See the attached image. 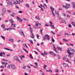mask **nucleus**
Returning a JSON list of instances; mask_svg holds the SVG:
<instances>
[{
    "label": "nucleus",
    "mask_w": 75,
    "mask_h": 75,
    "mask_svg": "<svg viewBox=\"0 0 75 75\" xmlns=\"http://www.w3.org/2000/svg\"><path fill=\"white\" fill-rule=\"evenodd\" d=\"M71 51H72V52H75V50L74 49H72L71 50Z\"/></svg>",
    "instance_id": "56"
},
{
    "label": "nucleus",
    "mask_w": 75,
    "mask_h": 75,
    "mask_svg": "<svg viewBox=\"0 0 75 75\" xmlns=\"http://www.w3.org/2000/svg\"><path fill=\"white\" fill-rule=\"evenodd\" d=\"M7 12H8V13H11V11L7 10Z\"/></svg>",
    "instance_id": "42"
},
{
    "label": "nucleus",
    "mask_w": 75,
    "mask_h": 75,
    "mask_svg": "<svg viewBox=\"0 0 75 75\" xmlns=\"http://www.w3.org/2000/svg\"><path fill=\"white\" fill-rule=\"evenodd\" d=\"M62 21L63 23H64V24H67V22L65 20H62Z\"/></svg>",
    "instance_id": "9"
},
{
    "label": "nucleus",
    "mask_w": 75,
    "mask_h": 75,
    "mask_svg": "<svg viewBox=\"0 0 75 75\" xmlns=\"http://www.w3.org/2000/svg\"><path fill=\"white\" fill-rule=\"evenodd\" d=\"M57 49L58 50H60V51H62V48L59 47H57Z\"/></svg>",
    "instance_id": "8"
},
{
    "label": "nucleus",
    "mask_w": 75,
    "mask_h": 75,
    "mask_svg": "<svg viewBox=\"0 0 75 75\" xmlns=\"http://www.w3.org/2000/svg\"><path fill=\"white\" fill-rule=\"evenodd\" d=\"M52 42H55V40L54 39V38H52Z\"/></svg>",
    "instance_id": "33"
},
{
    "label": "nucleus",
    "mask_w": 75,
    "mask_h": 75,
    "mask_svg": "<svg viewBox=\"0 0 75 75\" xmlns=\"http://www.w3.org/2000/svg\"><path fill=\"white\" fill-rule=\"evenodd\" d=\"M11 67L12 69H16V66L14 64H11Z\"/></svg>",
    "instance_id": "3"
},
{
    "label": "nucleus",
    "mask_w": 75,
    "mask_h": 75,
    "mask_svg": "<svg viewBox=\"0 0 75 75\" xmlns=\"http://www.w3.org/2000/svg\"><path fill=\"white\" fill-rule=\"evenodd\" d=\"M30 31L31 32V33H33V29H32L30 27Z\"/></svg>",
    "instance_id": "17"
},
{
    "label": "nucleus",
    "mask_w": 75,
    "mask_h": 75,
    "mask_svg": "<svg viewBox=\"0 0 75 75\" xmlns=\"http://www.w3.org/2000/svg\"><path fill=\"white\" fill-rule=\"evenodd\" d=\"M23 69H25L26 67H25V66H23Z\"/></svg>",
    "instance_id": "64"
},
{
    "label": "nucleus",
    "mask_w": 75,
    "mask_h": 75,
    "mask_svg": "<svg viewBox=\"0 0 75 75\" xmlns=\"http://www.w3.org/2000/svg\"><path fill=\"white\" fill-rule=\"evenodd\" d=\"M19 1H20V2H23V0H19Z\"/></svg>",
    "instance_id": "61"
},
{
    "label": "nucleus",
    "mask_w": 75,
    "mask_h": 75,
    "mask_svg": "<svg viewBox=\"0 0 75 75\" xmlns=\"http://www.w3.org/2000/svg\"><path fill=\"white\" fill-rule=\"evenodd\" d=\"M66 61H67V62H69V63L71 64V62H69V59L67 58V59H66Z\"/></svg>",
    "instance_id": "20"
},
{
    "label": "nucleus",
    "mask_w": 75,
    "mask_h": 75,
    "mask_svg": "<svg viewBox=\"0 0 75 75\" xmlns=\"http://www.w3.org/2000/svg\"><path fill=\"white\" fill-rule=\"evenodd\" d=\"M30 57L31 58V59H33V57L32 55H30Z\"/></svg>",
    "instance_id": "48"
},
{
    "label": "nucleus",
    "mask_w": 75,
    "mask_h": 75,
    "mask_svg": "<svg viewBox=\"0 0 75 75\" xmlns=\"http://www.w3.org/2000/svg\"><path fill=\"white\" fill-rule=\"evenodd\" d=\"M29 42H30V44H33V42L31 40H29Z\"/></svg>",
    "instance_id": "13"
},
{
    "label": "nucleus",
    "mask_w": 75,
    "mask_h": 75,
    "mask_svg": "<svg viewBox=\"0 0 75 75\" xmlns=\"http://www.w3.org/2000/svg\"><path fill=\"white\" fill-rule=\"evenodd\" d=\"M1 37L2 38V39H3L4 40H5V37H4V36L1 35Z\"/></svg>",
    "instance_id": "24"
},
{
    "label": "nucleus",
    "mask_w": 75,
    "mask_h": 75,
    "mask_svg": "<svg viewBox=\"0 0 75 75\" xmlns=\"http://www.w3.org/2000/svg\"><path fill=\"white\" fill-rule=\"evenodd\" d=\"M63 67H66L67 66V64H66L65 63H63Z\"/></svg>",
    "instance_id": "15"
},
{
    "label": "nucleus",
    "mask_w": 75,
    "mask_h": 75,
    "mask_svg": "<svg viewBox=\"0 0 75 75\" xmlns=\"http://www.w3.org/2000/svg\"><path fill=\"white\" fill-rule=\"evenodd\" d=\"M0 57H2L3 56V54H2V52L1 53H0Z\"/></svg>",
    "instance_id": "47"
},
{
    "label": "nucleus",
    "mask_w": 75,
    "mask_h": 75,
    "mask_svg": "<svg viewBox=\"0 0 75 75\" xmlns=\"http://www.w3.org/2000/svg\"><path fill=\"white\" fill-rule=\"evenodd\" d=\"M66 5L68 7H69L71 6L69 4H66Z\"/></svg>",
    "instance_id": "36"
},
{
    "label": "nucleus",
    "mask_w": 75,
    "mask_h": 75,
    "mask_svg": "<svg viewBox=\"0 0 75 75\" xmlns=\"http://www.w3.org/2000/svg\"><path fill=\"white\" fill-rule=\"evenodd\" d=\"M16 1H14L13 2V4H18V1L17 0Z\"/></svg>",
    "instance_id": "7"
},
{
    "label": "nucleus",
    "mask_w": 75,
    "mask_h": 75,
    "mask_svg": "<svg viewBox=\"0 0 75 75\" xmlns=\"http://www.w3.org/2000/svg\"><path fill=\"white\" fill-rule=\"evenodd\" d=\"M25 6L29 8L30 7V6H29V5L28 4H26L25 5Z\"/></svg>",
    "instance_id": "22"
},
{
    "label": "nucleus",
    "mask_w": 75,
    "mask_h": 75,
    "mask_svg": "<svg viewBox=\"0 0 75 75\" xmlns=\"http://www.w3.org/2000/svg\"><path fill=\"white\" fill-rule=\"evenodd\" d=\"M32 35H30V37L32 38H33L34 37V35H33V33H32Z\"/></svg>",
    "instance_id": "12"
},
{
    "label": "nucleus",
    "mask_w": 75,
    "mask_h": 75,
    "mask_svg": "<svg viewBox=\"0 0 75 75\" xmlns=\"http://www.w3.org/2000/svg\"><path fill=\"white\" fill-rule=\"evenodd\" d=\"M18 21H20H20H23L22 19H21L20 18L19 19H18Z\"/></svg>",
    "instance_id": "27"
},
{
    "label": "nucleus",
    "mask_w": 75,
    "mask_h": 75,
    "mask_svg": "<svg viewBox=\"0 0 75 75\" xmlns=\"http://www.w3.org/2000/svg\"><path fill=\"white\" fill-rule=\"evenodd\" d=\"M67 57H64L63 58V60H66V59H67Z\"/></svg>",
    "instance_id": "44"
},
{
    "label": "nucleus",
    "mask_w": 75,
    "mask_h": 75,
    "mask_svg": "<svg viewBox=\"0 0 75 75\" xmlns=\"http://www.w3.org/2000/svg\"><path fill=\"white\" fill-rule=\"evenodd\" d=\"M51 33H52V34H55V33H54L52 31H51Z\"/></svg>",
    "instance_id": "58"
},
{
    "label": "nucleus",
    "mask_w": 75,
    "mask_h": 75,
    "mask_svg": "<svg viewBox=\"0 0 75 75\" xmlns=\"http://www.w3.org/2000/svg\"><path fill=\"white\" fill-rule=\"evenodd\" d=\"M7 68H8V69H10V65H8V66H7Z\"/></svg>",
    "instance_id": "25"
},
{
    "label": "nucleus",
    "mask_w": 75,
    "mask_h": 75,
    "mask_svg": "<svg viewBox=\"0 0 75 75\" xmlns=\"http://www.w3.org/2000/svg\"><path fill=\"white\" fill-rule=\"evenodd\" d=\"M14 59L16 61H17L18 62H20V63H21V61L20 60H19L18 58V57H17V56H16L14 57Z\"/></svg>",
    "instance_id": "1"
},
{
    "label": "nucleus",
    "mask_w": 75,
    "mask_h": 75,
    "mask_svg": "<svg viewBox=\"0 0 75 75\" xmlns=\"http://www.w3.org/2000/svg\"><path fill=\"white\" fill-rule=\"evenodd\" d=\"M45 26H46L47 27H48V24H45Z\"/></svg>",
    "instance_id": "62"
},
{
    "label": "nucleus",
    "mask_w": 75,
    "mask_h": 75,
    "mask_svg": "<svg viewBox=\"0 0 75 75\" xmlns=\"http://www.w3.org/2000/svg\"><path fill=\"white\" fill-rule=\"evenodd\" d=\"M63 40L65 42H68V40H66L65 39H63Z\"/></svg>",
    "instance_id": "31"
},
{
    "label": "nucleus",
    "mask_w": 75,
    "mask_h": 75,
    "mask_svg": "<svg viewBox=\"0 0 75 75\" xmlns=\"http://www.w3.org/2000/svg\"><path fill=\"white\" fill-rule=\"evenodd\" d=\"M69 27H70V28H71V24H69Z\"/></svg>",
    "instance_id": "52"
},
{
    "label": "nucleus",
    "mask_w": 75,
    "mask_h": 75,
    "mask_svg": "<svg viewBox=\"0 0 75 75\" xmlns=\"http://www.w3.org/2000/svg\"><path fill=\"white\" fill-rule=\"evenodd\" d=\"M59 71V70H58V69H56V72H58Z\"/></svg>",
    "instance_id": "54"
},
{
    "label": "nucleus",
    "mask_w": 75,
    "mask_h": 75,
    "mask_svg": "<svg viewBox=\"0 0 75 75\" xmlns=\"http://www.w3.org/2000/svg\"><path fill=\"white\" fill-rule=\"evenodd\" d=\"M4 65H5V68L6 67V65H7V63H6L5 64H4Z\"/></svg>",
    "instance_id": "49"
},
{
    "label": "nucleus",
    "mask_w": 75,
    "mask_h": 75,
    "mask_svg": "<svg viewBox=\"0 0 75 75\" xmlns=\"http://www.w3.org/2000/svg\"><path fill=\"white\" fill-rule=\"evenodd\" d=\"M44 41H45V40H46V35H45V37L44 38Z\"/></svg>",
    "instance_id": "41"
},
{
    "label": "nucleus",
    "mask_w": 75,
    "mask_h": 75,
    "mask_svg": "<svg viewBox=\"0 0 75 75\" xmlns=\"http://www.w3.org/2000/svg\"><path fill=\"white\" fill-rule=\"evenodd\" d=\"M0 67L1 68H4V66H0Z\"/></svg>",
    "instance_id": "43"
},
{
    "label": "nucleus",
    "mask_w": 75,
    "mask_h": 75,
    "mask_svg": "<svg viewBox=\"0 0 75 75\" xmlns=\"http://www.w3.org/2000/svg\"><path fill=\"white\" fill-rule=\"evenodd\" d=\"M9 4L11 6H13V4L12 2H10L9 3Z\"/></svg>",
    "instance_id": "35"
},
{
    "label": "nucleus",
    "mask_w": 75,
    "mask_h": 75,
    "mask_svg": "<svg viewBox=\"0 0 75 75\" xmlns=\"http://www.w3.org/2000/svg\"><path fill=\"white\" fill-rule=\"evenodd\" d=\"M11 22V23H12V24H13V23H14V22H13V20L12 19H10L9 20Z\"/></svg>",
    "instance_id": "14"
},
{
    "label": "nucleus",
    "mask_w": 75,
    "mask_h": 75,
    "mask_svg": "<svg viewBox=\"0 0 75 75\" xmlns=\"http://www.w3.org/2000/svg\"><path fill=\"white\" fill-rule=\"evenodd\" d=\"M1 27L2 28H5V25H1Z\"/></svg>",
    "instance_id": "26"
},
{
    "label": "nucleus",
    "mask_w": 75,
    "mask_h": 75,
    "mask_svg": "<svg viewBox=\"0 0 75 75\" xmlns=\"http://www.w3.org/2000/svg\"><path fill=\"white\" fill-rule=\"evenodd\" d=\"M67 51L68 54H69V55H70L71 54V53H70V50H68Z\"/></svg>",
    "instance_id": "19"
},
{
    "label": "nucleus",
    "mask_w": 75,
    "mask_h": 75,
    "mask_svg": "<svg viewBox=\"0 0 75 75\" xmlns=\"http://www.w3.org/2000/svg\"><path fill=\"white\" fill-rule=\"evenodd\" d=\"M11 25L12 26V27H16V24H13L12 23Z\"/></svg>",
    "instance_id": "16"
},
{
    "label": "nucleus",
    "mask_w": 75,
    "mask_h": 75,
    "mask_svg": "<svg viewBox=\"0 0 75 75\" xmlns=\"http://www.w3.org/2000/svg\"><path fill=\"white\" fill-rule=\"evenodd\" d=\"M57 57L58 59H60L61 58V57H60V56L59 55H57Z\"/></svg>",
    "instance_id": "40"
},
{
    "label": "nucleus",
    "mask_w": 75,
    "mask_h": 75,
    "mask_svg": "<svg viewBox=\"0 0 75 75\" xmlns=\"http://www.w3.org/2000/svg\"><path fill=\"white\" fill-rule=\"evenodd\" d=\"M34 52H35V54H38V53L37 52L35 51H33Z\"/></svg>",
    "instance_id": "59"
},
{
    "label": "nucleus",
    "mask_w": 75,
    "mask_h": 75,
    "mask_svg": "<svg viewBox=\"0 0 75 75\" xmlns=\"http://www.w3.org/2000/svg\"><path fill=\"white\" fill-rule=\"evenodd\" d=\"M18 13H23V11H20L18 12Z\"/></svg>",
    "instance_id": "51"
},
{
    "label": "nucleus",
    "mask_w": 75,
    "mask_h": 75,
    "mask_svg": "<svg viewBox=\"0 0 75 75\" xmlns=\"http://www.w3.org/2000/svg\"><path fill=\"white\" fill-rule=\"evenodd\" d=\"M52 29H55V27H54V26L53 25H52Z\"/></svg>",
    "instance_id": "37"
},
{
    "label": "nucleus",
    "mask_w": 75,
    "mask_h": 75,
    "mask_svg": "<svg viewBox=\"0 0 75 75\" xmlns=\"http://www.w3.org/2000/svg\"><path fill=\"white\" fill-rule=\"evenodd\" d=\"M35 18H36V19H37L38 20H39L40 18H39V17H38V16H36L35 17Z\"/></svg>",
    "instance_id": "23"
},
{
    "label": "nucleus",
    "mask_w": 75,
    "mask_h": 75,
    "mask_svg": "<svg viewBox=\"0 0 75 75\" xmlns=\"http://www.w3.org/2000/svg\"><path fill=\"white\" fill-rule=\"evenodd\" d=\"M41 55H42V56H43V57H44V54L43 53H41Z\"/></svg>",
    "instance_id": "57"
},
{
    "label": "nucleus",
    "mask_w": 75,
    "mask_h": 75,
    "mask_svg": "<svg viewBox=\"0 0 75 75\" xmlns=\"http://www.w3.org/2000/svg\"><path fill=\"white\" fill-rule=\"evenodd\" d=\"M55 52H56V53H57V54L58 53V51L57 50H56Z\"/></svg>",
    "instance_id": "63"
},
{
    "label": "nucleus",
    "mask_w": 75,
    "mask_h": 75,
    "mask_svg": "<svg viewBox=\"0 0 75 75\" xmlns=\"http://www.w3.org/2000/svg\"><path fill=\"white\" fill-rule=\"evenodd\" d=\"M67 17H68V18H70V17H71V16H70L69 15H67Z\"/></svg>",
    "instance_id": "39"
},
{
    "label": "nucleus",
    "mask_w": 75,
    "mask_h": 75,
    "mask_svg": "<svg viewBox=\"0 0 75 75\" xmlns=\"http://www.w3.org/2000/svg\"><path fill=\"white\" fill-rule=\"evenodd\" d=\"M23 20H24V21H28V20L26 18H23Z\"/></svg>",
    "instance_id": "28"
},
{
    "label": "nucleus",
    "mask_w": 75,
    "mask_h": 75,
    "mask_svg": "<svg viewBox=\"0 0 75 75\" xmlns=\"http://www.w3.org/2000/svg\"><path fill=\"white\" fill-rule=\"evenodd\" d=\"M71 4H72L73 5V8H75V3H74V2H71Z\"/></svg>",
    "instance_id": "6"
},
{
    "label": "nucleus",
    "mask_w": 75,
    "mask_h": 75,
    "mask_svg": "<svg viewBox=\"0 0 75 75\" xmlns=\"http://www.w3.org/2000/svg\"><path fill=\"white\" fill-rule=\"evenodd\" d=\"M49 54H51V55H53V54H54V52H49Z\"/></svg>",
    "instance_id": "21"
},
{
    "label": "nucleus",
    "mask_w": 75,
    "mask_h": 75,
    "mask_svg": "<svg viewBox=\"0 0 75 75\" xmlns=\"http://www.w3.org/2000/svg\"><path fill=\"white\" fill-rule=\"evenodd\" d=\"M50 8L51 9L52 12V14L54 16H55V14H54V11H54V8H53L51 6L50 7Z\"/></svg>",
    "instance_id": "2"
},
{
    "label": "nucleus",
    "mask_w": 75,
    "mask_h": 75,
    "mask_svg": "<svg viewBox=\"0 0 75 75\" xmlns=\"http://www.w3.org/2000/svg\"><path fill=\"white\" fill-rule=\"evenodd\" d=\"M8 40H9V41H11V42H13V39H8Z\"/></svg>",
    "instance_id": "11"
},
{
    "label": "nucleus",
    "mask_w": 75,
    "mask_h": 75,
    "mask_svg": "<svg viewBox=\"0 0 75 75\" xmlns=\"http://www.w3.org/2000/svg\"><path fill=\"white\" fill-rule=\"evenodd\" d=\"M49 72H52V70H51V69H50L49 70Z\"/></svg>",
    "instance_id": "53"
},
{
    "label": "nucleus",
    "mask_w": 75,
    "mask_h": 75,
    "mask_svg": "<svg viewBox=\"0 0 75 75\" xmlns=\"http://www.w3.org/2000/svg\"><path fill=\"white\" fill-rule=\"evenodd\" d=\"M44 53L45 55H48V53H47V52H46L45 51H44Z\"/></svg>",
    "instance_id": "29"
},
{
    "label": "nucleus",
    "mask_w": 75,
    "mask_h": 75,
    "mask_svg": "<svg viewBox=\"0 0 75 75\" xmlns=\"http://www.w3.org/2000/svg\"><path fill=\"white\" fill-rule=\"evenodd\" d=\"M2 11L3 13H6V8H3Z\"/></svg>",
    "instance_id": "4"
},
{
    "label": "nucleus",
    "mask_w": 75,
    "mask_h": 75,
    "mask_svg": "<svg viewBox=\"0 0 75 75\" xmlns=\"http://www.w3.org/2000/svg\"><path fill=\"white\" fill-rule=\"evenodd\" d=\"M62 14L64 16V17H65V16H66V14H65L64 13H63Z\"/></svg>",
    "instance_id": "50"
},
{
    "label": "nucleus",
    "mask_w": 75,
    "mask_h": 75,
    "mask_svg": "<svg viewBox=\"0 0 75 75\" xmlns=\"http://www.w3.org/2000/svg\"><path fill=\"white\" fill-rule=\"evenodd\" d=\"M40 33H41V34H42V30L41 29V30H40Z\"/></svg>",
    "instance_id": "46"
},
{
    "label": "nucleus",
    "mask_w": 75,
    "mask_h": 75,
    "mask_svg": "<svg viewBox=\"0 0 75 75\" xmlns=\"http://www.w3.org/2000/svg\"><path fill=\"white\" fill-rule=\"evenodd\" d=\"M55 13L56 14H57V15H59V12H58L56 11H55Z\"/></svg>",
    "instance_id": "30"
},
{
    "label": "nucleus",
    "mask_w": 75,
    "mask_h": 75,
    "mask_svg": "<svg viewBox=\"0 0 75 75\" xmlns=\"http://www.w3.org/2000/svg\"><path fill=\"white\" fill-rule=\"evenodd\" d=\"M4 61H5V62H7V61H7V60H6L4 59Z\"/></svg>",
    "instance_id": "60"
},
{
    "label": "nucleus",
    "mask_w": 75,
    "mask_h": 75,
    "mask_svg": "<svg viewBox=\"0 0 75 75\" xmlns=\"http://www.w3.org/2000/svg\"><path fill=\"white\" fill-rule=\"evenodd\" d=\"M33 27L35 29H38V28L37 27V26H33Z\"/></svg>",
    "instance_id": "32"
},
{
    "label": "nucleus",
    "mask_w": 75,
    "mask_h": 75,
    "mask_svg": "<svg viewBox=\"0 0 75 75\" xmlns=\"http://www.w3.org/2000/svg\"><path fill=\"white\" fill-rule=\"evenodd\" d=\"M63 7L64 8H66V9H68V8H69V7H67L66 6H64V5H63Z\"/></svg>",
    "instance_id": "10"
},
{
    "label": "nucleus",
    "mask_w": 75,
    "mask_h": 75,
    "mask_svg": "<svg viewBox=\"0 0 75 75\" xmlns=\"http://www.w3.org/2000/svg\"><path fill=\"white\" fill-rule=\"evenodd\" d=\"M68 57H69V58H71V56L70 54H69L68 56Z\"/></svg>",
    "instance_id": "45"
},
{
    "label": "nucleus",
    "mask_w": 75,
    "mask_h": 75,
    "mask_svg": "<svg viewBox=\"0 0 75 75\" xmlns=\"http://www.w3.org/2000/svg\"><path fill=\"white\" fill-rule=\"evenodd\" d=\"M72 24L73 25L74 27H75V22H73L72 23Z\"/></svg>",
    "instance_id": "18"
},
{
    "label": "nucleus",
    "mask_w": 75,
    "mask_h": 75,
    "mask_svg": "<svg viewBox=\"0 0 75 75\" xmlns=\"http://www.w3.org/2000/svg\"><path fill=\"white\" fill-rule=\"evenodd\" d=\"M5 50H8V51L9 50V49L7 48H4Z\"/></svg>",
    "instance_id": "55"
},
{
    "label": "nucleus",
    "mask_w": 75,
    "mask_h": 75,
    "mask_svg": "<svg viewBox=\"0 0 75 75\" xmlns=\"http://www.w3.org/2000/svg\"><path fill=\"white\" fill-rule=\"evenodd\" d=\"M23 50H24V51H25L26 52H27V53H28V52L27 51V50H26L25 49H24V48H23Z\"/></svg>",
    "instance_id": "34"
},
{
    "label": "nucleus",
    "mask_w": 75,
    "mask_h": 75,
    "mask_svg": "<svg viewBox=\"0 0 75 75\" xmlns=\"http://www.w3.org/2000/svg\"><path fill=\"white\" fill-rule=\"evenodd\" d=\"M67 12L69 14H71V12L69 11H67Z\"/></svg>",
    "instance_id": "38"
},
{
    "label": "nucleus",
    "mask_w": 75,
    "mask_h": 75,
    "mask_svg": "<svg viewBox=\"0 0 75 75\" xmlns=\"http://www.w3.org/2000/svg\"><path fill=\"white\" fill-rule=\"evenodd\" d=\"M46 39L47 40H50V36L48 35H46Z\"/></svg>",
    "instance_id": "5"
}]
</instances>
